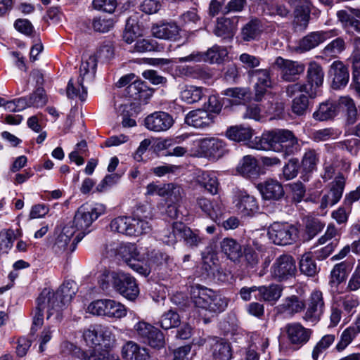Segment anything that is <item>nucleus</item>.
<instances>
[{"mask_svg": "<svg viewBox=\"0 0 360 360\" xmlns=\"http://www.w3.org/2000/svg\"><path fill=\"white\" fill-rule=\"evenodd\" d=\"M105 212V207L101 203H86L81 205L75 212L72 224L63 228L55 246L60 250H65L76 231H79L76 237L78 243L87 233V229Z\"/></svg>", "mask_w": 360, "mask_h": 360, "instance_id": "1", "label": "nucleus"}, {"mask_svg": "<svg viewBox=\"0 0 360 360\" xmlns=\"http://www.w3.org/2000/svg\"><path fill=\"white\" fill-rule=\"evenodd\" d=\"M250 147L257 150L285 152L286 155L294 153L298 148L297 138L288 129H274L256 136Z\"/></svg>", "mask_w": 360, "mask_h": 360, "instance_id": "2", "label": "nucleus"}, {"mask_svg": "<svg viewBox=\"0 0 360 360\" xmlns=\"http://www.w3.org/2000/svg\"><path fill=\"white\" fill-rule=\"evenodd\" d=\"M191 300L199 310L210 314H219L228 307L229 299L219 292L200 284L191 287Z\"/></svg>", "mask_w": 360, "mask_h": 360, "instance_id": "3", "label": "nucleus"}, {"mask_svg": "<svg viewBox=\"0 0 360 360\" xmlns=\"http://www.w3.org/2000/svg\"><path fill=\"white\" fill-rule=\"evenodd\" d=\"M110 251L114 252L115 256L122 259L127 264L139 274L147 276L150 273L148 264H143L146 255L148 256L147 248H137L134 244H119L115 248H111Z\"/></svg>", "mask_w": 360, "mask_h": 360, "instance_id": "4", "label": "nucleus"}, {"mask_svg": "<svg viewBox=\"0 0 360 360\" xmlns=\"http://www.w3.org/2000/svg\"><path fill=\"white\" fill-rule=\"evenodd\" d=\"M43 290L48 291L50 295L49 302L51 304V308L49 312L48 319L55 314V322L60 323L63 319L62 311L63 308L70 302L76 294L75 283L72 281L65 282L56 292L47 288Z\"/></svg>", "mask_w": 360, "mask_h": 360, "instance_id": "5", "label": "nucleus"}, {"mask_svg": "<svg viewBox=\"0 0 360 360\" xmlns=\"http://www.w3.org/2000/svg\"><path fill=\"white\" fill-rule=\"evenodd\" d=\"M86 311L92 315L120 319L126 316L124 304L111 299L96 300L89 304Z\"/></svg>", "mask_w": 360, "mask_h": 360, "instance_id": "6", "label": "nucleus"}, {"mask_svg": "<svg viewBox=\"0 0 360 360\" xmlns=\"http://www.w3.org/2000/svg\"><path fill=\"white\" fill-rule=\"evenodd\" d=\"M269 239L277 245H288L295 241L297 237V229L289 224L274 222L268 228Z\"/></svg>", "mask_w": 360, "mask_h": 360, "instance_id": "7", "label": "nucleus"}, {"mask_svg": "<svg viewBox=\"0 0 360 360\" xmlns=\"http://www.w3.org/2000/svg\"><path fill=\"white\" fill-rule=\"evenodd\" d=\"M201 153L212 160H218L229 153L225 140L217 137H207L198 141Z\"/></svg>", "mask_w": 360, "mask_h": 360, "instance_id": "8", "label": "nucleus"}, {"mask_svg": "<svg viewBox=\"0 0 360 360\" xmlns=\"http://www.w3.org/2000/svg\"><path fill=\"white\" fill-rule=\"evenodd\" d=\"M227 55L228 51L225 47L214 45L205 52H193L187 56L179 58L178 60L181 63L194 61L220 63Z\"/></svg>", "mask_w": 360, "mask_h": 360, "instance_id": "9", "label": "nucleus"}, {"mask_svg": "<svg viewBox=\"0 0 360 360\" xmlns=\"http://www.w3.org/2000/svg\"><path fill=\"white\" fill-rule=\"evenodd\" d=\"M152 218L153 214L149 207L146 205L138 206L131 217L130 229L134 230V233H131L130 236L148 233L151 229L148 220Z\"/></svg>", "mask_w": 360, "mask_h": 360, "instance_id": "10", "label": "nucleus"}, {"mask_svg": "<svg viewBox=\"0 0 360 360\" xmlns=\"http://www.w3.org/2000/svg\"><path fill=\"white\" fill-rule=\"evenodd\" d=\"M137 335L154 348H161L165 345L163 333L157 328L145 321H139L134 326Z\"/></svg>", "mask_w": 360, "mask_h": 360, "instance_id": "11", "label": "nucleus"}, {"mask_svg": "<svg viewBox=\"0 0 360 360\" xmlns=\"http://www.w3.org/2000/svg\"><path fill=\"white\" fill-rule=\"evenodd\" d=\"M337 35H338V32L335 29L327 31L312 32L300 39L295 49L297 53H304Z\"/></svg>", "mask_w": 360, "mask_h": 360, "instance_id": "12", "label": "nucleus"}, {"mask_svg": "<svg viewBox=\"0 0 360 360\" xmlns=\"http://www.w3.org/2000/svg\"><path fill=\"white\" fill-rule=\"evenodd\" d=\"M296 271L295 262L292 257L288 255L279 256L271 268L272 276L283 281L292 277Z\"/></svg>", "mask_w": 360, "mask_h": 360, "instance_id": "13", "label": "nucleus"}, {"mask_svg": "<svg viewBox=\"0 0 360 360\" xmlns=\"http://www.w3.org/2000/svg\"><path fill=\"white\" fill-rule=\"evenodd\" d=\"M274 64L280 71L281 78L286 82L295 81L305 69L303 63L281 57H277Z\"/></svg>", "mask_w": 360, "mask_h": 360, "instance_id": "14", "label": "nucleus"}, {"mask_svg": "<svg viewBox=\"0 0 360 360\" xmlns=\"http://www.w3.org/2000/svg\"><path fill=\"white\" fill-rule=\"evenodd\" d=\"M173 231L169 232V234L162 236V240L167 245L174 244L176 242L175 231H179L181 237L184 239L186 245L189 247H197L202 241V238L195 232H193L191 229L185 226L181 223H174Z\"/></svg>", "mask_w": 360, "mask_h": 360, "instance_id": "15", "label": "nucleus"}, {"mask_svg": "<svg viewBox=\"0 0 360 360\" xmlns=\"http://www.w3.org/2000/svg\"><path fill=\"white\" fill-rule=\"evenodd\" d=\"M324 307L323 293L320 290H314L308 299L303 319L308 322L317 323L323 313Z\"/></svg>", "mask_w": 360, "mask_h": 360, "instance_id": "16", "label": "nucleus"}, {"mask_svg": "<svg viewBox=\"0 0 360 360\" xmlns=\"http://www.w3.org/2000/svg\"><path fill=\"white\" fill-rule=\"evenodd\" d=\"M288 342L297 347L300 348L307 344L310 340L312 330L304 327L300 323H291L285 326Z\"/></svg>", "mask_w": 360, "mask_h": 360, "instance_id": "17", "label": "nucleus"}, {"mask_svg": "<svg viewBox=\"0 0 360 360\" xmlns=\"http://www.w3.org/2000/svg\"><path fill=\"white\" fill-rule=\"evenodd\" d=\"M233 202L238 212L243 216H250L259 210L255 198L244 190H236Z\"/></svg>", "mask_w": 360, "mask_h": 360, "instance_id": "18", "label": "nucleus"}, {"mask_svg": "<svg viewBox=\"0 0 360 360\" xmlns=\"http://www.w3.org/2000/svg\"><path fill=\"white\" fill-rule=\"evenodd\" d=\"M328 78L331 82V87L335 90L344 89L349 80L348 68L340 60L334 61L328 70Z\"/></svg>", "mask_w": 360, "mask_h": 360, "instance_id": "19", "label": "nucleus"}, {"mask_svg": "<svg viewBox=\"0 0 360 360\" xmlns=\"http://www.w3.org/2000/svg\"><path fill=\"white\" fill-rule=\"evenodd\" d=\"M250 74L256 78L254 85L255 100L257 102L262 101L267 94L268 89L272 87L270 71L267 69H257Z\"/></svg>", "mask_w": 360, "mask_h": 360, "instance_id": "20", "label": "nucleus"}, {"mask_svg": "<svg viewBox=\"0 0 360 360\" xmlns=\"http://www.w3.org/2000/svg\"><path fill=\"white\" fill-rule=\"evenodd\" d=\"M144 122L148 130L155 132H162L172 127L174 120L167 112L159 111L148 115Z\"/></svg>", "mask_w": 360, "mask_h": 360, "instance_id": "21", "label": "nucleus"}, {"mask_svg": "<svg viewBox=\"0 0 360 360\" xmlns=\"http://www.w3.org/2000/svg\"><path fill=\"white\" fill-rule=\"evenodd\" d=\"M325 73L322 66L316 61L309 63L307 70L306 86L310 91V97L316 96V89L323 85Z\"/></svg>", "mask_w": 360, "mask_h": 360, "instance_id": "22", "label": "nucleus"}, {"mask_svg": "<svg viewBox=\"0 0 360 360\" xmlns=\"http://www.w3.org/2000/svg\"><path fill=\"white\" fill-rule=\"evenodd\" d=\"M345 186V177L342 174L338 175L333 182L330 191L321 198L320 208L324 210L338 202L342 196Z\"/></svg>", "mask_w": 360, "mask_h": 360, "instance_id": "23", "label": "nucleus"}, {"mask_svg": "<svg viewBox=\"0 0 360 360\" xmlns=\"http://www.w3.org/2000/svg\"><path fill=\"white\" fill-rule=\"evenodd\" d=\"M49 292L46 290H42L37 300V306L33 312L34 326L39 328L42 326L44 323V311L45 309H46L47 316H49V312L51 308V304L49 302ZM54 316L55 314L50 319H48V316H46V319L49 320L51 323L57 324L58 323L55 322Z\"/></svg>", "mask_w": 360, "mask_h": 360, "instance_id": "24", "label": "nucleus"}, {"mask_svg": "<svg viewBox=\"0 0 360 360\" xmlns=\"http://www.w3.org/2000/svg\"><path fill=\"white\" fill-rule=\"evenodd\" d=\"M152 32L156 38L176 41L180 38L181 29L174 22H164L153 25Z\"/></svg>", "mask_w": 360, "mask_h": 360, "instance_id": "25", "label": "nucleus"}, {"mask_svg": "<svg viewBox=\"0 0 360 360\" xmlns=\"http://www.w3.org/2000/svg\"><path fill=\"white\" fill-rule=\"evenodd\" d=\"M185 122L191 127L203 129L214 122V116L205 110L198 109L189 112L185 117Z\"/></svg>", "mask_w": 360, "mask_h": 360, "instance_id": "26", "label": "nucleus"}, {"mask_svg": "<svg viewBox=\"0 0 360 360\" xmlns=\"http://www.w3.org/2000/svg\"><path fill=\"white\" fill-rule=\"evenodd\" d=\"M336 101L338 113L341 111L345 112L347 123H355L360 116V107L356 105L354 99L349 96H343Z\"/></svg>", "mask_w": 360, "mask_h": 360, "instance_id": "27", "label": "nucleus"}, {"mask_svg": "<svg viewBox=\"0 0 360 360\" xmlns=\"http://www.w3.org/2000/svg\"><path fill=\"white\" fill-rule=\"evenodd\" d=\"M305 307L304 300L293 295L283 299L282 302L277 307V311L280 314L292 316L302 311Z\"/></svg>", "mask_w": 360, "mask_h": 360, "instance_id": "28", "label": "nucleus"}, {"mask_svg": "<svg viewBox=\"0 0 360 360\" xmlns=\"http://www.w3.org/2000/svg\"><path fill=\"white\" fill-rule=\"evenodd\" d=\"M122 276L124 279L118 282L115 290L127 299L134 300L139 294V289L136 280L129 274L122 272Z\"/></svg>", "mask_w": 360, "mask_h": 360, "instance_id": "29", "label": "nucleus"}, {"mask_svg": "<svg viewBox=\"0 0 360 360\" xmlns=\"http://www.w3.org/2000/svg\"><path fill=\"white\" fill-rule=\"evenodd\" d=\"M257 188L265 200H278L284 194L283 186L276 180L268 179L259 184Z\"/></svg>", "mask_w": 360, "mask_h": 360, "instance_id": "30", "label": "nucleus"}, {"mask_svg": "<svg viewBox=\"0 0 360 360\" xmlns=\"http://www.w3.org/2000/svg\"><path fill=\"white\" fill-rule=\"evenodd\" d=\"M121 355L124 360H148L147 350L133 341H127L122 347Z\"/></svg>", "mask_w": 360, "mask_h": 360, "instance_id": "31", "label": "nucleus"}, {"mask_svg": "<svg viewBox=\"0 0 360 360\" xmlns=\"http://www.w3.org/2000/svg\"><path fill=\"white\" fill-rule=\"evenodd\" d=\"M221 252L233 262H239L243 253L242 247L235 239L224 238L220 243Z\"/></svg>", "mask_w": 360, "mask_h": 360, "instance_id": "32", "label": "nucleus"}, {"mask_svg": "<svg viewBox=\"0 0 360 360\" xmlns=\"http://www.w3.org/2000/svg\"><path fill=\"white\" fill-rule=\"evenodd\" d=\"M207 89L195 85H185L180 91V98L187 104L198 103L206 96Z\"/></svg>", "mask_w": 360, "mask_h": 360, "instance_id": "33", "label": "nucleus"}, {"mask_svg": "<svg viewBox=\"0 0 360 360\" xmlns=\"http://www.w3.org/2000/svg\"><path fill=\"white\" fill-rule=\"evenodd\" d=\"M122 278L124 279L122 271L115 272L104 269L98 277V283L103 290H108L110 288L116 290L117 285L122 281Z\"/></svg>", "mask_w": 360, "mask_h": 360, "instance_id": "34", "label": "nucleus"}, {"mask_svg": "<svg viewBox=\"0 0 360 360\" xmlns=\"http://www.w3.org/2000/svg\"><path fill=\"white\" fill-rule=\"evenodd\" d=\"M197 183L212 195L218 193L219 183L213 172L205 171L197 176Z\"/></svg>", "mask_w": 360, "mask_h": 360, "instance_id": "35", "label": "nucleus"}, {"mask_svg": "<svg viewBox=\"0 0 360 360\" xmlns=\"http://www.w3.org/2000/svg\"><path fill=\"white\" fill-rule=\"evenodd\" d=\"M237 20H231L227 18H221L217 20L214 29V34L224 39L233 37L236 30Z\"/></svg>", "mask_w": 360, "mask_h": 360, "instance_id": "36", "label": "nucleus"}, {"mask_svg": "<svg viewBox=\"0 0 360 360\" xmlns=\"http://www.w3.org/2000/svg\"><path fill=\"white\" fill-rule=\"evenodd\" d=\"M22 230L17 229H2L0 231V253H8L12 248L15 239L21 237Z\"/></svg>", "mask_w": 360, "mask_h": 360, "instance_id": "37", "label": "nucleus"}, {"mask_svg": "<svg viewBox=\"0 0 360 360\" xmlns=\"http://www.w3.org/2000/svg\"><path fill=\"white\" fill-rule=\"evenodd\" d=\"M212 352L215 360H231L232 357L230 343L223 339L213 340Z\"/></svg>", "mask_w": 360, "mask_h": 360, "instance_id": "38", "label": "nucleus"}, {"mask_svg": "<svg viewBox=\"0 0 360 360\" xmlns=\"http://www.w3.org/2000/svg\"><path fill=\"white\" fill-rule=\"evenodd\" d=\"M338 114L337 101H327L320 104L317 110L313 113L316 120L325 121L331 119Z\"/></svg>", "mask_w": 360, "mask_h": 360, "instance_id": "39", "label": "nucleus"}, {"mask_svg": "<svg viewBox=\"0 0 360 360\" xmlns=\"http://www.w3.org/2000/svg\"><path fill=\"white\" fill-rule=\"evenodd\" d=\"M173 262L172 258L165 252L160 250H148V256L146 255L143 264H147L151 269L152 266H167Z\"/></svg>", "mask_w": 360, "mask_h": 360, "instance_id": "40", "label": "nucleus"}, {"mask_svg": "<svg viewBox=\"0 0 360 360\" xmlns=\"http://www.w3.org/2000/svg\"><path fill=\"white\" fill-rule=\"evenodd\" d=\"M252 135V129L243 125L232 126L226 131V136L229 139L238 142L250 140Z\"/></svg>", "mask_w": 360, "mask_h": 360, "instance_id": "41", "label": "nucleus"}, {"mask_svg": "<svg viewBox=\"0 0 360 360\" xmlns=\"http://www.w3.org/2000/svg\"><path fill=\"white\" fill-rule=\"evenodd\" d=\"M237 172L245 177H253L257 174V162L252 155H245L239 162Z\"/></svg>", "mask_w": 360, "mask_h": 360, "instance_id": "42", "label": "nucleus"}, {"mask_svg": "<svg viewBox=\"0 0 360 360\" xmlns=\"http://www.w3.org/2000/svg\"><path fill=\"white\" fill-rule=\"evenodd\" d=\"M97 59L95 56L91 55L82 58L79 68V79L82 82L91 81L96 72Z\"/></svg>", "mask_w": 360, "mask_h": 360, "instance_id": "43", "label": "nucleus"}, {"mask_svg": "<svg viewBox=\"0 0 360 360\" xmlns=\"http://www.w3.org/2000/svg\"><path fill=\"white\" fill-rule=\"evenodd\" d=\"M283 288L279 285L272 284L268 286L258 287L259 300L272 303L276 302L282 295Z\"/></svg>", "mask_w": 360, "mask_h": 360, "instance_id": "44", "label": "nucleus"}, {"mask_svg": "<svg viewBox=\"0 0 360 360\" xmlns=\"http://www.w3.org/2000/svg\"><path fill=\"white\" fill-rule=\"evenodd\" d=\"M79 358L82 360H120L116 354L106 349H101L100 347L82 352Z\"/></svg>", "mask_w": 360, "mask_h": 360, "instance_id": "45", "label": "nucleus"}, {"mask_svg": "<svg viewBox=\"0 0 360 360\" xmlns=\"http://www.w3.org/2000/svg\"><path fill=\"white\" fill-rule=\"evenodd\" d=\"M347 263L342 262L334 266L331 272L329 283L331 287H338L347 277Z\"/></svg>", "mask_w": 360, "mask_h": 360, "instance_id": "46", "label": "nucleus"}, {"mask_svg": "<svg viewBox=\"0 0 360 360\" xmlns=\"http://www.w3.org/2000/svg\"><path fill=\"white\" fill-rule=\"evenodd\" d=\"M130 217L120 216L111 221L110 228L112 231L130 236L131 233H134V230L130 229Z\"/></svg>", "mask_w": 360, "mask_h": 360, "instance_id": "47", "label": "nucleus"}, {"mask_svg": "<svg viewBox=\"0 0 360 360\" xmlns=\"http://www.w3.org/2000/svg\"><path fill=\"white\" fill-rule=\"evenodd\" d=\"M223 95L232 98L237 104H242L249 101L250 91L248 88H229L224 91Z\"/></svg>", "mask_w": 360, "mask_h": 360, "instance_id": "48", "label": "nucleus"}, {"mask_svg": "<svg viewBox=\"0 0 360 360\" xmlns=\"http://www.w3.org/2000/svg\"><path fill=\"white\" fill-rule=\"evenodd\" d=\"M260 33V22L257 19L250 20L242 29L243 39L247 41L257 39Z\"/></svg>", "mask_w": 360, "mask_h": 360, "instance_id": "49", "label": "nucleus"}, {"mask_svg": "<svg viewBox=\"0 0 360 360\" xmlns=\"http://www.w3.org/2000/svg\"><path fill=\"white\" fill-rule=\"evenodd\" d=\"M300 269L302 273L308 276H313L319 271L311 252H307L302 256L300 261Z\"/></svg>", "mask_w": 360, "mask_h": 360, "instance_id": "50", "label": "nucleus"}, {"mask_svg": "<svg viewBox=\"0 0 360 360\" xmlns=\"http://www.w3.org/2000/svg\"><path fill=\"white\" fill-rule=\"evenodd\" d=\"M335 335L328 334L323 336L321 339L316 344L312 351V359L318 360L320 356L331 346L335 340Z\"/></svg>", "mask_w": 360, "mask_h": 360, "instance_id": "51", "label": "nucleus"}, {"mask_svg": "<svg viewBox=\"0 0 360 360\" xmlns=\"http://www.w3.org/2000/svg\"><path fill=\"white\" fill-rule=\"evenodd\" d=\"M180 76L198 78L203 80L210 79V74L204 69L197 68H194L189 66H179L177 70Z\"/></svg>", "mask_w": 360, "mask_h": 360, "instance_id": "52", "label": "nucleus"}, {"mask_svg": "<svg viewBox=\"0 0 360 360\" xmlns=\"http://www.w3.org/2000/svg\"><path fill=\"white\" fill-rule=\"evenodd\" d=\"M179 315L173 310H169L164 313L159 321L160 326L165 330L176 328L180 325Z\"/></svg>", "mask_w": 360, "mask_h": 360, "instance_id": "53", "label": "nucleus"}, {"mask_svg": "<svg viewBox=\"0 0 360 360\" xmlns=\"http://www.w3.org/2000/svg\"><path fill=\"white\" fill-rule=\"evenodd\" d=\"M84 82L79 78L77 83L75 85L70 79L67 86V96L70 98L79 97L82 101H84L86 98L87 90L83 84Z\"/></svg>", "mask_w": 360, "mask_h": 360, "instance_id": "54", "label": "nucleus"}, {"mask_svg": "<svg viewBox=\"0 0 360 360\" xmlns=\"http://www.w3.org/2000/svg\"><path fill=\"white\" fill-rule=\"evenodd\" d=\"M358 334H359V333L352 326L347 328L341 333L340 340L335 346L336 350L338 352L343 351Z\"/></svg>", "mask_w": 360, "mask_h": 360, "instance_id": "55", "label": "nucleus"}, {"mask_svg": "<svg viewBox=\"0 0 360 360\" xmlns=\"http://www.w3.org/2000/svg\"><path fill=\"white\" fill-rule=\"evenodd\" d=\"M309 8L307 6H297L295 11L294 24L304 30L309 20Z\"/></svg>", "mask_w": 360, "mask_h": 360, "instance_id": "56", "label": "nucleus"}, {"mask_svg": "<svg viewBox=\"0 0 360 360\" xmlns=\"http://www.w3.org/2000/svg\"><path fill=\"white\" fill-rule=\"evenodd\" d=\"M165 197L167 198V202L179 203L184 195L183 188L177 184L170 183L165 184Z\"/></svg>", "mask_w": 360, "mask_h": 360, "instance_id": "57", "label": "nucleus"}, {"mask_svg": "<svg viewBox=\"0 0 360 360\" xmlns=\"http://www.w3.org/2000/svg\"><path fill=\"white\" fill-rule=\"evenodd\" d=\"M345 49V43L343 39L338 37L330 42L323 50L326 56L335 57Z\"/></svg>", "mask_w": 360, "mask_h": 360, "instance_id": "58", "label": "nucleus"}, {"mask_svg": "<svg viewBox=\"0 0 360 360\" xmlns=\"http://www.w3.org/2000/svg\"><path fill=\"white\" fill-rule=\"evenodd\" d=\"M325 224L320 219L314 217H307L305 224L306 233L309 239L314 238L324 227Z\"/></svg>", "mask_w": 360, "mask_h": 360, "instance_id": "59", "label": "nucleus"}, {"mask_svg": "<svg viewBox=\"0 0 360 360\" xmlns=\"http://www.w3.org/2000/svg\"><path fill=\"white\" fill-rule=\"evenodd\" d=\"M340 134V131L333 128H326L315 131L312 137L315 141H326L330 139H335L338 138Z\"/></svg>", "mask_w": 360, "mask_h": 360, "instance_id": "60", "label": "nucleus"}, {"mask_svg": "<svg viewBox=\"0 0 360 360\" xmlns=\"http://www.w3.org/2000/svg\"><path fill=\"white\" fill-rule=\"evenodd\" d=\"M317 162L316 152L314 150H308L304 154L302 165L306 172H310L315 169Z\"/></svg>", "mask_w": 360, "mask_h": 360, "instance_id": "61", "label": "nucleus"}, {"mask_svg": "<svg viewBox=\"0 0 360 360\" xmlns=\"http://www.w3.org/2000/svg\"><path fill=\"white\" fill-rule=\"evenodd\" d=\"M94 326H90L84 330L83 333V339L87 346L95 347L100 345V339L98 336V332Z\"/></svg>", "mask_w": 360, "mask_h": 360, "instance_id": "62", "label": "nucleus"}, {"mask_svg": "<svg viewBox=\"0 0 360 360\" xmlns=\"http://www.w3.org/2000/svg\"><path fill=\"white\" fill-rule=\"evenodd\" d=\"M309 101L307 96L301 94L295 98L292 103V110L298 115H302L308 108Z\"/></svg>", "mask_w": 360, "mask_h": 360, "instance_id": "63", "label": "nucleus"}, {"mask_svg": "<svg viewBox=\"0 0 360 360\" xmlns=\"http://www.w3.org/2000/svg\"><path fill=\"white\" fill-rule=\"evenodd\" d=\"M353 86L360 96V56L355 55L352 58Z\"/></svg>", "mask_w": 360, "mask_h": 360, "instance_id": "64", "label": "nucleus"}]
</instances>
